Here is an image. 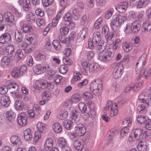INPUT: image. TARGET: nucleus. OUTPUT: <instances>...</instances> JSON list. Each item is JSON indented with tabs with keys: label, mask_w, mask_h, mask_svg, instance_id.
Returning a JSON list of instances; mask_svg holds the SVG:
<instances>
[{
	"label": "nucleus",
	"mask_w": 151,
	"mask_h": 151,
	"mask_svg": "<svg viewBox=\"0 0 151 151\" xmlns=\"http://www.w3.org/2000/svg\"><path fill=\"white\" fill-rule=\"evenodd\" d=\"M26 40L29 42V43L31 45H33L36 42L35 37L33 34L32 35H27L26 36Z\"/></svg>",
	"instance_id": "34"
},
{
	"label": "nucleus",
	"mask_w": 151,
	"mask_h": 151,
	"mask_svg": "<svg viewBox=\"0 0 151 151\" xmlns=\"http://www.w3.org/2000/svg\"><path fill=\"white\" fill-rule=\"evenodd\" d=\"M52 45L55 49L57 50H59L61 48V45L58 40H54L52 42Z\"/></svg>",
	"instance_id": "46"
},
{
	"label": "nucleus",
	"mask_w": 151,
	"mask_h": 151,
	"mask_svg": "<svg viewBox=\"0 0 151 151\" xmlns=\"http://www.w3.org/2000/svg\"><path fill=\"white\" fill-rule=\"evenodd\" d=\"M145 58H140L138 61L136 63L135 71L136 73L139 74V76L142 75L146 79H148L150 77L151 71L150 68H148L143 71V69L145 65Z\"/></svg>",
	"instance_id": "2"
},
{
	"label": "nucleus",
	"mask_w": 151,
	"mask_h": 151,
	"mask_svg": "<svg viewBox=\"0 0 151 151\" xmlns=\"http://www.w3.org/2000/svg\"><path fill=\"white\" fill-rule=\"evenodd\" d=\"M132 123V119L130 118H128L125 119L123 120L122 124L124 126L129 127Z\"/></svg>",
	"instance_id": "49"
},
{
	"label": "nucleus",
	"mask_w": 151,
	"mask_h": 151,
	"mask_svg": "<svg viewBox=\"0 0 151 151\" xmlns=\"http://www.w3.org/2000/svg\"><path fill=\"white\" fill-rule=\"evenodd\" d=\"M148 119L146 117L142 116H139L137 118V121L141 124H145L147 120Z\"/></svg>",
	"instance_id": "48"
},
{
	"label": "nucleus",
	"mask_w": 151,
	"mask_h": 151,
	"mask_svg": "<svg viewBox=\"0 0 151 151\" xmlns=\"http://www.w3.org/2000/svg\"><path fill=\"white\" fill-rule=\"evenodd\" d=\"M127 19V18L124 16L120 15H114L113 17L110 25L112 28L114 27H119L124 23Z\"/></svg>",
	"instance_id": "5"
},
{
	"label": "nucleus",
	"mask_w": 151,
	"mask_h": 151,
	"mask_svg": "<svg viewBox=\"0 0 151 151\" xmlns=\"http://www.w3.org/2000/svg\"><path fill=\"white\" fill-rule=\"evenodd\" d=\"M10 98L8 96H4L1 97L0 100V103L1 105L4 107H8L10 103Z\"/></svg>",
	"instance_id": "21"
},
{
	"label": "nucleus",
	"mask_w": 151,
	"mask_h": 151,
	"mask_svg": "<svg viewBox=\"0 0 151 151\" xmlns=\"http://www.w3.org/2000/svg\"><path fill=\"white\" fill-rule=\"evenodd\" d=\"M6 120L9 124L12 123L15 118V114L11 110L6 112Z\"/></svg>",
	"instance_id": "18"
},
{
	"label": "nucleus",
	"mask_w": 151,
	"mask_h": 151,
	"mask_svg": "<svg viewBox=\"0 0 151 151\" xmlns=\"http://www.w3.org/2000/svg\"><path fill=\"white\" fill-rule=\"evenodd\" d=\"M68 116V113L66 111H64L63 112L59 113L58 115V118L61 120H63Z\"/></svg>",
	"instance_id": "52"
},
{
	"label": "nucleus",
	"mask_w": 151,
	"mask_h": 151,
	"mask_svg": "<svg viewBox=\"0 0 151 151\" xmlns=\"http://www.w3.org/2000/svg\"><path fill=\"white\" fill-rule=\"evenodd\" d=\"M117 104L116 103H113L111 108L110 116H116L118 113V110L116 109H115L114 107L117 106Z\"/></svg>",
	"instance_id": "35"
},
{
	"label": "nucleus",
	"mask_w": 151,
	"mask_h": 151,
	"mask_svg": "<svg viewBox=\"0 0 151 151\" xmlns=\"http://www.w3.org/2000/svg\"><path fill=\"white\" fill-rule=\"evenodd\" d=\"M27 20L31 23H33L35 21L36 17L35 15L31 12H28L26 15Z\"/></svg>",
	"instance_id": "26"
},
{
	"label": "nucleus",
	"mask_w": 151,
	"mask_h": 151,
	"mask_svg": "<svg viewBox=\"0 0 151 151\" xmlns=\"http://www.w3.org/2000/svg\"><path fill=\"white\" fill-rule=\"evenodd\" d=\"M72 18V15L71 14L69 13H67L64 17V20L67 22H69L70 20Z\"/></svg>",
	"instance_id": "63"
},
{
	"label": "nucleus",
	"mask_w": 151,
	"mask_h": 151,
	"mask_svg": "<svg viewBox=\"0 0 151 151\" xmlns=\"http://www.w3.org/2000/svg\"><path fill=\"white\" fill-rule=\"evenodd\" d=\"M82 97L85 100H90L93 98V95L89 92H86L82 94Z\"/></svg>",
	"instance_id": "45"
},
{
	"label": "nucleus",
	"mask_w": 151,
	"mask_h": 151,
	"mask_svg": "<svg viewBox=\"0 0 151 151\" xmlns=\"http://www.w3.org/2000/svg\"><path fill=\"white\" fill-rule=\"evenodd\" d=\"M16 55L19 58V59H22L24 56L22 51L21 50H18L16 52Z\"/></svg>",
	"instance_id": "60"
},
{
	"label": "nucleus",
	"mask_w": 151,
	"mask_h": 151,
	"mask_svg": "<svg viewBox=\"0 0 151 151\" xmlns=\"http://www.w3.org/2000/svg\"><path fill=\"white\" fill-rule=\"evenodd\" d=\"M68 69V67L65 64L62 65L59 68V72L62 74H65L67 73Z\"/></svg>",
	"instance_id": "44"
},
{
	"label": "nucleus",
	"mask_w": 151,
	"mask_h": 151,
	"mask_svg": "<svg viewBox=\"0 0 151 151\" xmlns=\"http://www.w3.org/2000/svg\"><path fill=\"white\" fill-rule=\"evenodd\" d=\"M109 31L108 27L106 25H104L102 29V33L106 37L108 35Z\"/></svg>",
	"instance_id": "50"
},
{
	"label": "nucleus",
	"mask_w": 151,
	"mask_h": 151,
	"mask_svg": "<svg viewBox=\"0 0 151 151\" xmlns=\"http://www.w3.org/2000/svg\"><path fill=\"white\" fill-rule=\"evenodd\" d=\"M148 4L147 0H139L137 2V7L139 8H141L145 7Z\"/></svg>",
	"instance_id": "40"
},
{
	"label": "nucleus",
	"mask_w": 151,
	"mask_h": 151,
	"mask_svg": "<svg viewBox=\"0 0 151 151\" xmlns=\"http://www.w3.org/2000/svg\"><path fill=\"white\" fill-rule=\"evenodd\" d=\"M10 58L7 56L3 57L1 59V64L4 67H6L9 65L10 63Z\"/></svg>",
	"instance_id": "33"
},
{
	"label": "nucleus",
	"mask_w": 151,
	"mask_h": 151,
	"mask_svg": "<svg viewBox=\"0 0 151 151\" xmlns=\"http://www.w3.org/2000/svg\"><path fill=\"white\" fill-rule=\"evenodd\" d=\"M41 110V109L40 107L36 105L35 106V108H34L33 111L35 115H38L40 112Z\"/></svg>",
	"instance_id": "59"
},
{
	"label": "nucleus",
	"mask_w": 151,
	"mask_h": 151,
	"mask_svg": "<svg viewBox=\"0 0 151 151\" xmlns=\"http://www.w3.org/2000/svg\"><path fill=\"white\" fill-rule=\"evenodd\" d=\"M45 55L44 52L39 53L37 56V58L40 60H42L45 58Z\"/></svg>",
	"instance_id": "64"
},
{
	"label": "nucleus",
	"mask_w": 151,
	"mask_h": 151,
	"mask_svg": "<svg viewBox=\"0 0 151 151\" xmlns=\"http://www.w3.org/2000/svg\"><path fill=\"white\" fill-rule=\"evenodd\" d=\"M69 29L67 27H65L60 28V34L62 35H67Z\"/></svg>",
	"instance_id": "53"
},
{
	"label": "nucleus",
	"mask_w": 151,
	"mask_h": 151,
	"mask_svg": "<svg viewBox=\"0 0 151 151\" xmlns=\"http://www.w3.org/2000/svg\"><path fill=\"white\" fill-rule=\"evenodd\" d=\"M142 132V130L140 128L134 129H133L131 135H129V141H134L136 139L139 138Z\"/></svg>",
	"instance_id": "11"
},
{
	"label": "nucleus",
	"mask_w": 151,
	"mask_h": 151,
	"mask_svg": "<svg viewBox=\"0 0 151 151\" xmlns=\"http://www.w3.org/2000/svg\"><path fill=\"white\" fill-rule=\"evenodd\" d=\"M21 75L20 69L19 68L15 67L13 68L11 72L12 76L15 78H17Z\"/></svg>",
	"instance_id": "27"
},
{
	"label": "nucleus",
	"mask_w": 151,
	"mask_h": 151,
	"mask_svg": "<svg viewBox=\"0 0 151 151\" xmlns=\"http://www.w3.org/2000/svg\"><path fill=\"white\" fill-rule=\"evenodd\" d=\"M27 116L24 113L19 114L18 116L17 121L19 124L21 126L26 125L27 123Z\"/></svg>",
	"instance_id": "9"
},
{
	"label": "nucleus",
	"mask_w": 151,
	"mask_h": 151,
	"mask_svg": "<svg viewBox=\"0 0 151 151\" xmlns=\"http://www.w3.org/2000/svg\"><path fill=\"white\" fill-rule=\"evenodd\" d=\"M51 95V93L49 91H45L42 93V97L44 100H48L50 98Z\"/></svg>",
	"instance_id": "39"
},
{
	"label": "nucleus",
	"mask_w": 151,
	"mask_h": 151,
	"mask_svg": "<svg viewBox=\"0 0 151 151\" xmlns=\"http://www.w3.org/2000/svg\"><path fill=\"white\" fill-rule=\"evenodd\" d=\"M6 21L10 23H12L14 20V17L10 12H7L5 14Z\"/></svg>",
	"instance_id": "30"
},
{
	"label": "nucleus",
	"mask_w": 151,
	"mask_h": 151,
	"mask_svg": "<svg viewBox=\"0 0 151 151\" xmlns=\"http://www.w3.org/2000/svg\"><path fill=\"white\" fill-rule=\"evenodd\" d=\"M70 118L72 121L75 123L79 122L80 119V113L76 110L74 109L72 110L70 113Z\"/></svg>",
	"instance_id": "12"
},
{
	"label": "nucleus",
	"mask_w": 151,
	"mask_h": 151,
	"mask_svg": "<svg viewBox=\"0 0 151 151\" xmlns=\"http://www.w3.org/2000/svg\"><path fill=\"white\" fill-rule=\"evenodd\" d=\"M23 6V9L24 11H29L31 6V4L29 0H25Z\"/></svg>",
	"instance_id": "43"
},
{
	"label": "nucleus",
	"mask_w": 151,
	"mask_h": 151,
	"mask_svg": "<svg viewBox=\"0 0 151 151\" xmlns=\"http://www.w3.org/2000/svg\"><path fill=\"white\" fill-rule=\"evenodd\" d=\"M90 89L95 94L99 93L101 92L102 89V85L101 84H99L97 81L92 82L90 85Z\"/></svg>",
	"instance_id": "8"
},
{
	"label": "nucleus",
	"mask_w": 151,
	"mask_h": 151,
	"mask_svg": "<svg viewBox=\"0 0 151 151\" xmlns=\"http://www.w3.org/2000/svg\"><path fill=\"white\" fill-rule=\"evenodd\" d=\"M23 103L19 100L16 101L14 104V107L17 110L21 111L23 108Z\"/></svg>",
	"instance_id": "36"
},
{
	"label": "nucleus",
	"mask_w": 151,
	"mask_h": 151,
	"mask_svg": "<svg viewBox=\"0 0 151 151\" xmlns=\"http://www.w3.org/2000/svg\"><path fill=\"white\" fill-rule=\"evenodd\" d=\"M137 148L138 151H146L147 148V146L144 144V143L142 144V142L139 143L138 145Z\"/></svg>",
	"instance_id": "47"
},
{
	"label": "nucleus",
	"mask_w": 151,
	"mask_h": 151,
	"mask_svg": "<svg viewBox=\"0 0 151 151\" xmlns=\"http://www.w3.org/2000/svg\"><path fill=\"white\" fill-rule=\"evenodd\" d=\"M101 40L100 34L98 32H95L93 35L92 40H89L88 42L89 48L91 49H93L95 47L100 43Z\"/></svg>",
	"instance_id": "4"
},
{
	"label": "nucleus",
	"mask_w": 151,
	"mask_h": 151,
	"mask_svg": "<svg viewBox=\"0 0 151 151\" xmlns=\"http://www.w3.org/2000/svg\"><path fill=\"white\" fill-rule=\"evenodd\" d=\"M54 87L53 83L47 82L46 80L42 81H37L35 85L32 88L33 90L35 92H40L41 89L47 88L50 91L52 90Z\"/></svg>",
	"instance_id": "3"
},
{
	"label": "nucleus",
	"mask_w": 151,
	"mask_h": 151,
	"mask_svg": "<svg viewBox=\"0 0 151 151\" xmlns=\"http://www.w3.org/2000/svg\"><path fill=\"white\" fill-rule=\"evenodd\" d=\"M142 31L145 32H147L151 30V24L148 22H145L143 24Z\"/></svg>",
	"instance_id": "37"
},
{
	"label": "nucleus",
	"mask_w": 151,
	"mask_h": 151,
	"mask_svg": "<svg viewBox=\"0 0 151 151\" xmlns=\"http://www.w3.org/2000/svg\"><path fill=\"white\" fill-rule=\"evenodd\" d=\"M122 66L121 65H117L115 67L113 72V76L115 79L121 77L123 72Z\"/></svg>",
	"instance_id": "13"
},
{
	"label": "nucleus",
	"mask_w": 151,
	"mask_h": 151,
	"mask_svg": "<svg viewBox=\"0 0 151 151\" xmlns=\"http://www.w3.org/2000/svg\"><path fill=\"white\" fill-rule=\"evenodd\" d=\"M24 139L27 141H30L32 138V133L29 128L25 129L24 132Z\"/></svg>",
	"instance_id": "23"
},
{
	"label": "nucleus",
	"mask_w": 151,
	"mask_h": 151,
	"mask_svg": "<svg viewBox=\"0 0 151 151\" xmlns=\"http://www.w3.org/2000/svg\"><path fill=\"white\" fill-rule=\"evenodd\" d=\"M53 131L56 133H58L62 131V127L60 124L55 123L52 126Z\"/></svg>",
	"instance_id": "29"
},
{
	"label": "nucleus",
	"mask_w": 151,
	"mask_h": 151,
	"mask_svg": "<svg viewBox=\"0 0 151 151\" xmlns=\"http://www.w3.org/2000/svg\"><path fill=\"white\" fill-rule=\"evenodd\" d=\"M140 26L139 22L135 21L133 23L127 24L125 27V32L127 34L132 32L135 34H137L140 29Z\"/></svg>",
	"instance_id": "6"
},
{
	"label": "nucleus",
	"mask_w": 151,
	"mask_h": 151,
	"mask_svg": "<svg viewBox=\"0 0 151 151\" xmlns=\"http://www.w3.org/2000/svg\"><path fill=\"white\" fill-rule=\"evenodd\" d=\"M148 106V104L147 103H144L139 105L137 108V110L138 112L140 114L145 113L146 112V108Z\"/></svg>",
	"instance_id": "28"
},
{
	"label": "nucleus",
	"mask_w": 151,
	"mask_h": 151,
	"mask_svg": "<svg viewBox=\"0 0 151 151\" xmlns=\"http://www.w3.org/2000/svg\"><path fill=\"white\" fill-rule=\"evenodd\" d=\"M46 71H47V74L49 77H53L55 73V70L51 69L49 65H48V70H47Z\"/></svg>",
	"instance_id": "58"
},
{
	"label": "nucleus",
	"mask_w": 151,
	"mask_h": 151,
	"mask_svg": "<svg viewBox=\"0 0 151 151\" xmlns=\"http://www.w3.org/2000/svg\"><path fill=\"white\" fill-rule=\"evenodd\" d=\"M19 25L21 27V30L25 32L28 33L31 32L32 29L29 25L24 23L22 21L19 22Z\"/></svg>",
	"instance_id": "20"
},
{
	"label": "nucleus",
	"mask_w": 151,
	"mask_h": 151,
	"mask_svg": "<svg viewBox=\"0 0 151 151\" xmlns=\"http://www.w3.org/2000/svg\"><path fill=\"white\" fill-rule=\"evenodd\" d=\"M8 91V88L6 86H4L0 87V94L2 95H4L7 93Z\"/></svg>",
	"instance_id": "55"
},
{
	"label": "nucleus",
	"mask_w": 151,
	"mask_h": 151,
	"mask_svg": "<svg viewBox=\"0 0 151 151\" xmlns=\"http://www.w3.org/2000/svg\"><path fill=\"white\" fill-rule=\"evenodd\" d=\"M11 142L14 145L17 146L22 145V142L20 137L17 135H13L10 138Z\"/></svg>",
	"instance_id": "19"
},
{
	"label": "nucleus",
	"mask_w": 151,
	"mask_h": 151,
	"mask_svg": "<svg viewBox=\"0 0 151 151\" xmlns=\"http://www.w3.org/2000/svg\"><path fill=\"white\" fill-rule=\"evenodd\" d=\"M128 6V3L126 1L120 3L119 4L116 6V9L120 13H123L125 12Z\"/></svg>",
	"instance_id": "17"
},
{
	"label": "nucleus",
	"mask_w": 151,
	"mask_h": 151,
	"mask_svg": "<svg viewBox=\"0 0 151 151\" xmlns=\"http://www.w3.org/2000/svg\"><path fill=\"white\" fill-rule=\"evenodd\" d=\"M80 123H76V126L75 127L74 132L77 136L81 137L84 135L86 132V129L83 125Z\"/></svg>",
	"instance_id": "7"
},
{
	"label": "nucleus",
	"mask_w": 151,
	"mask_h": 151,
	"mask_svg": "<svg viewBox=\"0 0 151 151\" xmlns=\"http://www.w3.org/2000/svg\"><path fill=\"white\" fill-rule=\"evenodd\" d=\"M48 70V65L45 66H42L41 64H37L33 68V70L35 73L37 74H40Z\"/></svg>",
	"instance_id": "10"
},
{
	"label": "nucleus",
	"mask_w": 151,
	"mask_h": 151,
	"mask_svg": "<svg viewBox=\"0 0 151 151\" xmlns=\"http://www.w3.org/2000/svg\"><path fill=\"white\" fill-rule=\"evenodd\" d=\"M27 63L30 67H31L33 65L34 62L33 58L31 56H29L27 57Z\"/></svg>",
	"instance_id": "54"
},
{
	"label": "nucleus",
	"mask_w": 151,
	"mask_h": 151,
	"mask_svg": "<svg viewBox=\"0 0 151 151\" xmlns=\"http://www.w3.org/2000/svg\"><path fill=\"white\" fill-rule=\"evenodd\" d=\"M106 48V44L105 42H101L100 43L95 47L93 48L95 49L96 52L99 54V58L101 61L103 62L109 61L112 59L114 56V52L109 51L102 53Z\"/></svg>",
	"instance_id": "1"
},
{
	"label": "nucleus",
	"mask_w": 151,
	"mask_h": 151,
	"mask_svg": "<svg viewBox=\"0 0 151 151\" xmlns=\"http://www.w3.org/2000/svg\"><path fill=\"white\" fill-rule=\"evenodd\" d=\"M70 120H66L63 122V126L64 127L68 129H70L73 124V122Z\"/></svg>",
	"instance_id": "32"
},
{
	"label": "nucleus",
	"mask_w": 151,
	"mask_h": 151,
	"mask_svg": "<svg viewBox=\"0 0 151 151\" xmlns=\"http://www.w3.org/2000/svg\"><path fill=\"white\" fill-rule=\"evenodd\" d=\"M145 124V127L146 129L149 130L151 129V119H148L146 120Z\"/></svg>",
	"instance_id": "62"
},
{
	"label": "nucleus",
	"mask_w": 151,
	"mask_h": 151,
	"mask_svg": "<svg viewBox=\"0 0 151 151\" xmlns=\"http://www.w3.org/2000/svg\"><path fill=\"white\" fill-rule=\"evenodd\" d=\"M7 87L8 89L9 90H11V89H13V91H10V93H13L16 95V93H17V91L18 89L19 88L18 85H17L16 84L14 83V82H10L6 86Z\"/></svg>",
	"instance_id": "22"
},
{
	"label": "nucleus",
	"mask_w": 151,
	"mask_h": 151,
	"mask_svg": "<svg viewBox=\"0 0 151 151\" xmlns=\"http://www.w3.org/2000/svg\"><path fill=\"white\" fill-rule=\"evenodd\" d=\"M73 145L74 147L78 150H82L85 147H84L83 145L80 141L76 139L75 140Z\"/></svg>",
	"instance_id": "31"
},
{
	"label": "nucleus",
	"mask_w": 151,
	"mask_h": 151,
	"mask_svg": "<svg viewBox=\"0 0 151 151\" xmlns=\"http://www.w3.org/2000/svg\"><path fill=\"white\" fill-rule=\"evenodd\" d=\"M86 113L88 115V116L92 118V119H94L95 118L96 112L94 110H91L89 112H86Z\"/></svg>",
	"instance_id": "61"
},
{
	"label": "nucleus",
	"mask_w": 151,
	"mask_h": 151,
	"mask_svg": "<svg viewBox=\"0 0 151 151\" xmlns=\"http://www.w3.org/2000/svg\"><path fill=\"white\" fill-rule=\"evenodd\" d=\"M85 69V75H88L91 74V72L94 71L97 68V67L96 64L92 63H88V67H86Z\"/></svg>",
	"instance_id": "16"
},
{
	"label": "nucleus",
	"mask_w": 151,
	"mask_h": 151,
	"mask_svg": "<svg viewBox=\"0 0 151 151\" xmlns=\"http://www.w3.org/2000/svg\"><path fill=\"white\" fill-rule=\"evenodd\" d=\"M63 77L60 75H55L54 78V82L55 83L57 84L60 82V80L62 79Z\"/></svg>",
	"instance_id": "56"
},
{
	"label": "nucleus",
	"mask_w": 151,
	"mask_h": 151,
	"mask_svg": "<svg viewBox=\"0 0 151 151\" xmlns=\"http://www.w3.org/2000/svg\"><path fill=\"white\" fill-rule=\"evenodd\" d=\"M122 47L124 50L128 52L131 50L133 48L132 44L129 42H125L122 44Z\"/></svg>",
	"instance_id": "25"
},
{
	"label": "nucleus",
	"mask_w": 151,
	"mask_h": 151,
	"mask_svg": "<svg viewBox=\"0 0 151 151\" xmlns=\"http://www.w3.org/2000/svg\"><path fill=\"white\" fill-rule=\"evenodd\" d=\"M78 108L82 113H85L86 111L87 107L86 105L83 102H81L78 104Z\"/></svg>",
	"instance_id": "41"
},
{
	"label": "nucleus",
	"mask_w": 151,
	"mask_h": 151,
	"mask_svg": "<svg viewBox=\"0 0 151 151\" xmlns=\"http://www.w3.org/2000/svg\"><path fill=\"white\" fill-rule=\"evenodd\" d=\"M88 32V30L87 27L83 28L78 34L76 42H80L84 40L87 35Z\"/></svg>",
	"instance_id": "14"
},
{
	"label": "nucleus",
	"mask_w": 151,
	"mask_h": 151,
	"mask_svg": "<svg viewBox=\"0 0 151 151\" xmlns=\"http://www.w3.org/2000/svg\"><path fill=\"white\" fill-rule=\"evenodd\" d=\"M53 146V142L52 139L51 138L47 139L44 144L45 149L47 151L49 150H50L52 149Z\"/></svg>",
	"instance_id": "24"
},
{
	"label": "nucleus",
	"mask_w": 151,
	"mask_h": 151,
	"mask_svg": "<svg viewBox=\"0 0 151 151\" xmlns=\"http://www.w3.org/2000/svg\"><path fill=\"white\" fill-rule=\"evenodd\" d=\"M67 142L65 139L63 138H61L59 139V145L61 148L62 150L63 149L65 148V147H68L66 145Z\"/></svg>",
	"instance_id": "42"
},
{
	"label": "nucleus",
	"mask_w": 151,
	"mask_h": 151,
	"mask_svg": "<svg viewBox=\"0 0 151 151\" xmlns=\"http://www.w3.org/2000/svg\"><path fill=\"white\" fill-rule=\"evenodd\" d=\"M43 6L45 7H47L51 4L53 0H42Z\"/></svg>",
	"instance_id": "57"
},
{
	"label": "nucleus",
	"mask_w": 151,
	"mask_h": 151,
	"mask_svg": "<svg viewBox=\"0 0 151 151\" xmlns=\"http://www.w3.org/2000/svg\"><path fill=\"white\" fill-rule=\"evenodd\" d=\"M11 38L9 33H5L0 37V42L2 44L9 43L11 42Z\"/></svg>",
	"instance_id": "15"
},
{
	"label": "nucleus",
	"mask_w": 151,
	"mask_h": 151,
	"mask_svg": "<svg viewBox=\"0 0 151 151\" xmlns=\"http://www.w3.org/2000/svg\"><path fill=\"white\" fill-rule=\"evenodd\" d=\"M15 38L17 42H20L23 39L22 35L19 32H18L17 33H15Z\"/></svg>",
	"instance_id": "51"
},
{
	"label": "nucleus",
	"mask_w": 151,
	"mask_h": 151,
	"mask_svg": "<svg viewBox=\"0 0 151 151\" xmlns=\"http://www.w3.org/2000/svg\"><path fill=\"white\" fill-rule=\"evenodd\" d=\"M37 127L40 132L43 133H45L46 130V127L43 123L39 122L37 125Z\"/></svg>",
	"instance_id": "38"
}]
</instances>
